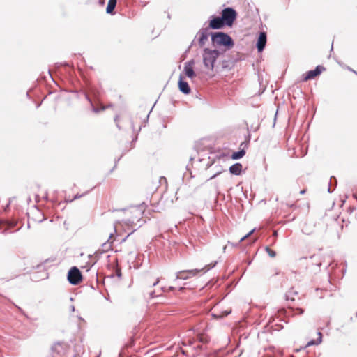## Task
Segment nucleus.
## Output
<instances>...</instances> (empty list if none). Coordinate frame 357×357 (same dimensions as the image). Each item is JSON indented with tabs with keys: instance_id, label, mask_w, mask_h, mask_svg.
<instances>
[{
	"instance_id": "nucleus-1",
	"label": "nucleus",
	"mask_w": 357,
	"mask_h": 357,
	"mask_svg": "<svg viewBox=\"0 0 357 357\" xmlns=\"http://www.w3.org/2000/svg\"><path fill=\"white\" fill-rule=\"evenodd\" d=\"M73 89L66 88L62 89L68 93H73L77 94V96L79 97V94L82 93L84 94L85 99L90 103L91 106V109L94 113H99L101 111H104L107 108H110L113 107V104L110 103L107 106L104 107L102 106L100 107H96L95 105L96 103H100V97L101 92L92 83H91L88 79L84 80V83L82 85L81 89H77L75 84H73Z\"/></svg>"
},
{
	"instance_id": "nucleus-2",
	"label": "nucleus",
	"mask_w": 357,
	"mask_h": 357,
	"mask_svg": "<svg viewBox=\"0 0 357 357\" xmlns=\"http://www.w3.org/2000/svg\"><path fill=\"white\" fill-rule=\"evenodd\" d=\"M211 45L213 48H217L224 54L231 50L234 45V40L227 33L224 31H213L211 34Z\"/></svg>"
},
{
	"instance_id": "nucleus-3",
	"label": "nucleus",
	"mask_w": 357,
	"mask_h": 357,
	"mask_svg": "<svg viewBox=\"0 0 357 357\" xmlns=\"http://www.w3.org/2000/svg\"><path fill=\"white\" fill-rule=\"evenodd\" d=\"M225 55L217 48L204 47L202 52V62L205 69L213 73H219L220 66L216 62L220 56Z\"/></svg>"
},
{
	"instance_id": "nucleus-4",
	"label": "nucleus",
	"mask_w": 357,
	"mask_h": 357,
	"mask_svg": "<svg viewBox=\"0 0 357 357\" xmlns=\"http://www.w3.org/2000/svg\"><path fill=\"white\" fill-rule=\"evenodd\" d=\"M217 264V261H213L210 263L208 265H206L202 268H195V269H188V270H182L176 272V280H188L194 276H196L199 274L206 273L209 270L214 268Z\"/></svg>"
},
{
	"instance_id": "nucleus-5",
	"label": "nucleus",
	"mask_w": 357,
	"mask_h": 357,
	"mask_svg": "<svg viewBox=\"0 0 357 357\" xmlns=\"http://www.w3.org/2000/svg\"><path fill=\"white\" fill-rule=\"evenodd\" d=\"M221 17L227 26L231 27L238 17V13L233 7H226L221 11Z\"/></svg>"
},
{
	"instance_id": "nucleus-6",
	"label": "nucleus",
	"mask_w": 357,
	"mask_h": 357,
	"mask_svg": "<svg viewBox=\"0 0 357 357\" xmlns=\"http://www.w3.org/2000/svg\"><path fill=\"white\" fill-rule=\"evenodd\" d=\"M211 32H210V30H208L206 27H203L199 30V31L197 33V35L193 40V41L191 43V44L189 45L188 49L186 50V52L190 51V48L192 47L194 44L195 40L197 39V43L199 46V47H204L206 45V43L207 42L208 37H211Z\"/></svg>"
},
{
	"instance_id": "nucleus-7",
	"label": "nucleus",
	"mask_w": 357,
	"mask_h": 357,
	"mask_svg": "<svg viewBox=\"0 0 357 357\" xmlns=\"http://www.w3.org/2000/svg\"><path fill=\"white\" fill-rule=\"evenodd\" d=\"M206 24L208 25L206 27L208 30H220L227 26L221 16L215 14L208 17V21L205 22L204 25Z\"/></svg>"
},
{
	"instance_id": "nucleus-8",
	"label": "nucleus",
	"mask_w": 357,
	"mask_h": 357,
	"mask_svg": "<svg viewBox=\"0 0 357 357\" xmlns=\"http://www.w3.org/2000/svg\"><path fill=\"white\" fill-rule=\"evenodd\" d=\"M225 59L219 61L218 66H220V73L224 70L229 71L235 66V64L241 60L239 57L227 55Z\"/></svg>"
},
{
	"instance_id": "nucleus-9",
	"label": "nucleus",
	"mask_w": 357,
	"mask_h": 357,
	"mask_svg": "<svg viewBox=\"0 0 357 357\" xmlns=\"http://www.w3.org/2000/svg\"><path fill=\"white\" fill-rule=\"evenodd\" d=\"M67 280L72 285H77L82 280V275L77 266H72L67 273Z\"/></svg>"
},
{
	"instance_id": "nucleus-10",
	"label": "nucleus",
	"mask_w": 357,
	"mask_h": 357,
	"mask_svg": "<svg viewBox=\"0 0 357 357\" xmlns=\"http://www.w3.org/2000/svg\"><path fill=\"white\" fill-rule=\"evenodd\" d=\"M326 70V68L322 65H317L314 69L310 70L303 74L302 75V81L307 82L308 80H312L319 76L324 71Z\"/></svg>"
},
{
	"instance_id": "nucleus-11",
	"label": "nucleus",
	"mask_w": 357,
	"mask_h": 357,
	"mask_svg": "<svg viewBox=\"0 0 357 357\" xmlns=\"http://www.w3.org/2000/svg\"><path fill=\"white\" fill-rule=\"evenodd\" d=\"M266 43H267L266 32H265V31L259 32V33L257 36V38L256 44H255V47L259 53H261L264 51V50L266 47Z\"/></svg>"
},
{
	"instance_id": "nucleus-12",
	"label": "nucleus",
	"mask_w": 357,
	"mask_h": 357,
	"mask_svg": "<svg viewBox=\"0 0 357 357\" xmlns=\"http://www.w3.org/2000/svg\"><path fill=\"white\" fill-rule=\"evenodd\" d=\"M178 87L179 91L185 95H188L191 92V88L188 82L185 80V77L182 73H181L179 75Z\"/></svg>"
},
{
	"instance_id": "nucleus-13",
	"label": "nucleus",
	"mask_w": 357,
	"mask_h": 357,
	"mask_svg": "<svg viewBox=\"0 0 357 357\" xmlns=\"http://www.w3.org/2000/svg\"><path fill=\"white\" fill-rule=\"evenodd\" d=\"M229 173L232 175L239 176L243 172V165L240 162L233 164L229 167Z\"/></svg>"
},
{
	"instance_id": "nucleus-14",
	"label": "nucleus",
	"mask_w": 357,
	"mask_h": 357,
	"mask_svg": "<svg viewBox=\"0 0 357 357\" xmlns=\"http://www.w3.org/2000/svg\"><path fill=\"white\" fill-rule=\"evenodd\" d=\"M183 75L188 77L190 79H193L197 77V73L194 70L193 67H189L188 66H185L183 67V70L181 73Z\"/></svg>"
},
{
	"instance_id": "nucleus-15",
	"label": "nucleus",
	"mask_w": 357,
	"mask_h": 357,
	"mask_svg": "<svg viewBox=\"0 0 357 357\" xmlns=\"http://www.w3.org/2000/svg\"><path fill=\"white\" fill-rule=\"evenodd\" d=\"M63 349L62 342H56L51 347V354L47 357H55L54 354L59 355Z\"/></svg>"
},
{
	"instance_id": "nucleus-16",
	"label": "nucleus",
	"mask_w": 357,
	"mask_h": 357,
	"mask_svg": "<svg viewBox=\"0 0 357 357\" xmlns=\"http://www.w3.org/2000/svg\"><path fill=\"white\" fill-rule=\"evenodd\" d=\"M255 231V228L252 229L247 234H245L244 236H243L236 244H233V245L236 246L240 243H241L242 241H243L244 240H245L247 238H249V242H248L249 245H251V244L254 243L257 240V237L251 236V235L253 234V232Z\"/></svg>"
},
{
	"instance_id": "nucleus-17",
	"label": "nucleus",
	"mask_w": 357,
	"mask_h": 357,
	"mask_svg": "<svg viewBox=\"0 0 357 357\" xmlns=\"http://www.w3.org/2000/svg\"><path fill=\"white\" fill-rule=\"evenodd\" d=\"M255 231V228L252 229L247 234H245L244 236H243L236 244H233V245L236 246L240 243H241L242 241H243L244 240H245L247 238H249V242H248L249 245H251V244L254 243L257 240V237L251 236V235L253 234V232Z\"/></svg>"
},
{
	"instance_id": "nucleus-18",
	"label": "nucleus",
	"mask_w": 357,
	"mask_h": 357,
	"mask_svg": "<svg viewBox=\"0 0 357 357\" xmlns=\"http://www.w3.org/2000/svg\"><path fill=\"white\" fill-rule=\"evenodd\" d=\"M318 337L316 340H310L307 344L303 347V349H305L307 347L312 346V345H318L321 343L322 342V333L320 331L317 332ZM303 349V347H301L298 349H296V351L298 352L301 351Z\"/></svg>"
},
{
	"instance_id": "nucleus-19",
	"label": "nucleus",
	"mask_w": 357,
	"mask_h": 357,
	"mask_svg": "<svg viewBox=\"0 0 357 357\" xmlns=\"http://www.w3.org/2000/svg\"><path fill=\"white\" fill-rule=\"evenodd\" d=\"M246 149L247 148L245 147L239 148L237 151H234L231 155V158L234 160L241 159L246 153Z\"/></svg>"
},
{
	"instance_id": "nucleus-20",
	"label": "nucleus",
	"mask_w": 357,
	"mask_h": 357,
	"mask_svg": "<svg viewBox=\"0 0 357 357\" xmlns=\"http://www.w3.org/2000/svg\"><path fill=\"white\" fill-rule=\"evenodd\" d=\"M116 6V3L108 1L107 7H106V13L111 15H114L115 14V8Z\"/></svg>"
},
{
	"instance_id": "nucleus-21",
	"label": "nucleus",
	"mask_w": 357,
	"mask_h": 357,
	"mask_svg": "<svg viewBox=\"0 0 357 357\" xmlns=\"http://www.w3.org/2000/svg\"><path fill=\"white\" fill-rule=\"evenodd\" d=\"M337 184V180L335 176H331L330 178V181L328 183V192L329 193H331L333 192L334 188H332V185H333L334 187H335Z\"/></svg>"
},
{
	"instance_id": "nucleus-22",
	"label": "nucleus",
	"mask_w": 357,
	"mask_h": 357,
	"mask_svg": "<svg viewBox=\"0 0 357 357\" xmlns=\"http://www.w3.org/2000/svg\"><path fill=\"white\" fill-rule=\"evenodd\" d=\"M137 222H139V225H138L137 227V228H135V229H132V231L131 232H130L129 234H127V236L121 240V243L126 241L127 240V238H128L131 234H132L135 231H137L138 228H139L140 227H142V225H143L144 223H145V222H146V221H145V220H142V219H139V220H137Z\"/></svg>"
},
{
	"instance_id": "nucleus-23",
	"label": "nucleus",
	"mask_w": 357,
	"mask_h": 357,
	"mask_svg": "<svg viewBox=\"0 0 357 357\" xmlns=\"http://www.w3.org/2000/svg\"><path fill=\"white\" fill-rule=\"evenodd\" d=\"M298 292L296 291H294L293 289L288 291L285 294V298L287 301H294V298H293L294 295H296Z\"/></svg>"
},
{
	"instance_id": "nucleus-24",
	"label": "nucleus",
	"mask_w": 357,
	"mask_h": 357,
	"mask_svg": "<svg viewBox=\"0 0 357 357\" xmlns=\"http://www.w3.org/2000/svg\"><path fill=\"white\" fill-rule=\"evenodd\" d=\"M165 298V296L162 294H158L155 290L151 291L149 292V298Z\"/></svg>"
},
{
	"instance_id": "nucleus-25",
	"label": "nucleus",
	"mask_w": 357,
	"mask_h": 357,
	"mask_svg": "<svg viewBox=\"0 0 357 357\" xmlns=\"http://www.w3.org/2000/svg\"><path fill=\"white\" fill-rule=\"evenodd\" d=\"M185 289L184 287H180L178 289L174 287V286H169L167 287V293L169 292H173L175 295L177 294V291H183V290Z\"/></svg>"
},
{
	"instance_id": "nucleus-26",
	"label": "nucleus",
	"mask_w": 357,
	"mask_h": 357,
	"mask_svg": "<svg viewBox=\"0 0 357 357\" xmlns=\"http://www.w3.org/2000/svg\"><path fill=\"white\" fill-rule=\"evenodd\" d=\"M247 129H248V134L245 136V148L248 147L250 142V139H251L250 130L248 127L247 128Z\"/></svg>"
},
{
	"instance_id": "nucleus-27",
	"label": "nucleus",
	"mask_w": 357,
	"mask_h": 357,
	"mask_svg": "<svg viewBox=\"0 0 357 357\" xmlns=\"http://www.w3.org/2000/svg\"><path fill=\"white\" fill-rule=\"evenodd\" d=\"M265 251L271 257H275L276 256V252L271 249L269 246L265 247Z\"/></svg>"
},
{
	"instance_id": "nucleus-28",
	"label": "nucleus",
	"mask_w": 357,
	"mask_h": 357,
	"mask_svg": "<svg viewBox=\"0 0 357 357\" xmlns=\"http://www.w3.org/2000/svg\"><path fill=\"white\" fill-rule=\"evenodd\" d=\"M98 259H96L94 261H89L86 263V264L84 266H82V268L86 269V271H89L90 269L93 266V265L96 263Z\"/></svg>"
},
{
	"instance_id": "nucleus-29",
	"label": "nucleus",
	"mask_w": 357,
	"mask_h": 357,
	"mask_svg": "<svg viewBox=\"0 0 357 357\" xmlns=\"http://www.w3.org/2000/svg\"><path fill=\"white\" fill-rule=\"evenodd\" d=\"M153 108L151 109V111L149 112V114H147L146 119L143 121L142 125L140 126L139 128V131L142 129V127H144L146 126V123H148L149 121V114L151 113V112L152 111Z\"/></svg>"
},
{
	"instance_id": "nucleus-30",
	"label": "nucleus",
	"mask_w": 357,
	"mask_h": 357,
	"mask_svg": "<svg viewBox=\"0 0 357 357\" xmlns=\"http://www.w3.org/2000/svg\"><path fill=\"white\" fill-rule=\"evenodd\" d=\"M195 60L194 59H190L189 61H186L184 65L185 66H188L189 67H193L195 66Z\"/></svg>"
},
{
	"instance_id": "nucleus-31",
	"label": "nucleus",
	"mask_w": 357,
	"mask_h": 357,
	"mask_svg": "<svg viewBox=\"0 0 357 357\" xmlns=\"http://www.w3.org/2000/svg\"><path fill=\"white\" fill-rule=\"evenodd\" d=\"M302 232L306 235H310L312 233V231L310 230L307 226H304L302 229Z\"/></svg>"
},
{
	"instance_id": "nucleus-32",
	"label": "nucleus",
	"mask_w": 357,
	"mask_h": 357,
	"mask_svg": "<svg viewBox=\"0 0 357 357\" xmlns=\"http://www.w3.org/2000/svg\"><path fill=\"white\" fill-rule=\"evenodd\" d=\"M259 127H260L259 123H258L257 126H254V124H252L250 126V128H249V129L250 131L257 132L259 129Z\"/></svg>"
},
{
	"instance_id": "nucleus-33",
	"label": "nucleus",
	"mask_w": 357,
	"mask_h": 357,
	"mask_svg": "<svg viewBox=\"0 0 357 357\" xmlns=\"http://www.w3.org/2000/svg\"><path fill=\"white\" fill-rule=\"evenodd\" d=\"M208 162L206 163V169H208V168H210L215 162V160H211V158L210 157L208 158Z\"/></svg>"
},
{
	"instance_id": "nucleus-34",
	"label": "nucleus",
	"mask_w": 357,
	"mask_h": 357,
	"mask_svg": "<svg viewBox=\"0 0 357 357\" xmlns=\"http://www.w3.org/2000/svg\"><path fill=\"white\" fill-rule=\"evenodd\" d=\"M102 246L103 247V250L105 251L109 250L111 248V247H112L111 244L109 243L108 241L105 243H103L102 245Z\"/></svg>"
},
{
	"instance_id": "nucleus-35",
	"label": "nucleus",
	"mask_w": 357,
	"mask_h": 357,
	"mask_svg": "<svg viewBox=\"0 0 357 357\" xmlns=\"http://www.w3.org/2000/svg\"><path fill=\"white\" fill-rule=\"evenodd\" d=\"M42 268H44L43 263H40V264H38L36 266H33V270H39V271H40Z\"/></svg>"
},
{
	"instance_id": "nucleus-36",
	"label": "nucleus",
	"mask_w": 357,
	"mask_h": 357,
	"mask_svg": "<svg viewBox=\"0 0 357 357\" xmlns=\"http://www.w3.org/2000/svg\"><path fill=\"white\" fill-rule=\"evenodd\" d=\"M88 192H89V191H86V192H85L84 193H82V194H81V195H79V194H78V193H77V194H76V195L74 196V197H73V200H75V199H79V198H80V197H82L83 196H84L85 195H86Z\"/></svg>"
},
{
	"instance_id": "nucleus-37",
	"label": "nucleus",
	"mask_w": 357,
	"mask_h": 357,
	"mask_svg": "<svg viewBox=\"0 0 357 357\" xmlns=\"http://www.w3.org/2000/svg\"><path fill=\"white\" fill-rule=\"evenodd\" d=\"M123 154H124V153H123V154H122L119 158H116V159L114 160V167H113V169H115L116 168V167H117V164H118V162H119V160L121 159V158L123 157Z\"/></svg>"
},
{
	"instance_id": "nucleus-38",
	"label": "nucleus",
	"mask_w": 357,
	"mask_h": 357,
	"mask_svg": "<svg viewBox=\"0 0 357 357\" xmlns=\"http://www.w3.org/2000/svg\"><path fill=\"white\" fill-rule=\"evenodd\" d=\"M222 172V169H218L217 170V172L213 174L210 178L209 179H213L215 178L218 175H219L220 173Z\"/></svg>"
},
{
	"instance_id": "nucleus-39",
	"label": "nucleus",
	"mask_w": 357,
	"mask_h": 357,
	"mask_svg": "<svg viewBox=\"0 0 357 357\" xmlns=\"http://www.w3.org/2000/svg\"><path fill=\"white\" fill-rule=\"evenodd\" d=\"M236 286V283L234 282H230L227 284V288H229L232 289Z\"/></svg>"
},
{
	"instance_id": "nucleus-40",
	"label": "nucleus",
	"mask_w": 357,
	"mask_h": 357,
	"mask_svg": "<svg viewBox=\"0 0 357 357\" xmlns=\"http://www.w3.org/2000/svg\"><path fill=\"white\" fill-rule=\"evenodd\" d=\"M161 293L160 294H167V287H162L160 288Z\"/></svg>"
},
{
	"instance_id": "nucleus-41",
	"label": "nucleus",
	"mask_w": 357,
	"mask_h": 357,
	"mask_svg": "<svg viewBox=\"0 0 357 357\" xmlns=\"http://www.w3.org/2000/svg\"><path fill=\"white\" fill-rule=\"evenodd\" d=\"M286 206L290 208H296V204L294 203H292V204H289V203H287L286 204Z\"/></svg>"
},
{
	"instance_id": "nucleus-42",
	"label": "nucleus",
	"mask_w": 357,
	"mask_h": 357,
	"mask_svg": "<svg viewBox=\"0 0 357 357\" xmlns=\"http://www.w3.org/2000/svg\"><path fill=\"white\" fill-rule=\"evenodd\" d=\"M127 225H128V226H131V227H132V226H133V225H137V224H135V223L134 222V220H128V221H127Z\"/></svg>"
},
{
	"instance_id": "nucleus-43",
	"label": "nucleus",
	"mask_w": 357,
	"mask_h": 357,
	"mask_svg": "<svg viewBox=\"0 0 357 357\" xmlns=\"http://www.w3.org/2000/svg\"><path fill=\"white\" fill-rule=\"evenodd\" d=\"M137 136H135V137L132 139V142H131V149H132V148L134 147V146H135V143L136 142V141H137Z\"/></svg>"
},
{
	"instance_id": "nucleus-44",
	"label": "nucleus",
	"mask_w": 357,
	"mask_h": 357,
	"mask_svg": "<svg viewBox=\"0 0 357 357\" xmlns=\"http://www.w3.org/2000/svg\"><path fill=\"white\" fill-rule=\"evenodd\" d=\"M15 305V307L17 309V310H18L20 313H22V314H24V315H26V314H25V312H24V310H23L20 307H19V306H17V305Z\"/></svg>"
},
{
	"instance_id": "nucleus-45",
	"label": "nucleus",
	"mask_w": 357,
	"mask_h": 357,
	"mask_svg": "<svg viewBox=\"0 0 357 357\" xmlns=\"http://www.w3.org/2000/svg\"><path fill=\"white\" fill-rule=\"evenodd\" d=\"M165 296V298H158V302L160 303H165L166 302V299H167V295L166 294H163Z\"/></svg>"
},
{
	"instance_id": "nucleus-46",
	"label": "nucleus",
	"mask_w": 357,
	"mask_h": 357,
	"mask_svg": "<svg viewBox=\"0 0 357 357\" xmlns=\"http://www.w3.org/2000/svg\"><path fill=\"white\" fill-rule=\"evenodd\" d=\"M144 206H145V203H144V202H143V203H142L141 204L138 205V206H137V208H138L141 211H142Z\"/></svg>"
},
{
	"instance_id": "nucleus-47",
	"label": "nucleus",
	"mask_w": 357,
	"mask_h": 357,
	"mask_svg": "<svg viewBox=\"0 0 357 357\" xmlns=\"http://www.w3.org/2000/svg\"><path fill=\"white\" fill-rule=\"evenodd\" d=\"M227 294H228V293L225 294V293H223V292H221V293H220V296H221V298H220V301H222V300H223V299L227 296Z\"/></svg>"
},
{
	"instance_id": "nucleus-48",
	"label": "nucleus",
	"mask_w": 357,
	"mask_h": 357,
	"mask_svg": "<svg viewBox=\"0 0 357 357\" xmlns=\"http://www.w3.org/2000/svg\"><path fill=\"white\" fill-rule=\"evenodd\" d=\"M231 313V310L229 311H227V310H225L224 312H222V317H227V315H229V314Z\"/></svg>"
},
{
	"instance_id": "nucleus-49",
	"label": "nucleus",
	"mask_w": 357,
	"mask_h": 357,
	"mask_svg": "<svg viewBox=\"0 0 357 357\" xmlns=\"http://www.w3.org/2000/svg\"><path fill=\"white\" fill-rule=\"evenodd\" d=\"M347 69L352 73H354L355 75H357V71L354 70V69H352L351 67L349 66H347Z\"/></svg>"
},
{
	"instance_id": "nucleus-50",
	"label": "nucleus",
	"mask_w": 357,
	"mask_h": 357,
	"mask_svg": "<svg viewBox=\"0 0 357 357\" xmlns=\"http://www.w3.org/2000/svg\"><path fill=\"white\" fill-rule=\"evenodd\" d=\"M119 278H121L122 276L121 271L120 270H116V275Z\"/></svg>"
},
{
	"instance_id": "nucleus-51",
	"label": "nucleus",
	"mask_w": 357,
	"mask_h": 357,
	"mask_svg": "<svg viewBox=\"0 0 357 357\" xmlns=\"http://www.w3.org/2000/svg\"><path fill=\"white\" fill-rule=\"evenodd\" d=\"M98 3L100 6H103L105 3V0H98Z\"/></svg>"
},
{
	"instance_id": "nucleus-52",
	"label": "nucleus",
	"mask_w": 357,
	"mask_h": 357,
	"mask_svg": "<svg viewBox=\"0 0 357 357\" xmlns=\"http://www.w3.org/2000/svg\"><path fill=\"white\" fill-rule=\"evenodd\" d=\"M104 298L105 300L109 301V302H112L111 299H110V296L109 295V294L107 293V294L106 296H104Z\"/></svg>"
},
{
	"instance_id": "nucleus-53",
	"label": "nucleus",
	"mask_w": 357,
	"mask_h": 357,
	"mask_svg": "<svg viewBox=\"0 0 357 357\" xmlns=\"http://www.w3.org/2000/svg\"><path fill=\"white\" fill-rule=\"evenodd\" d=\"M355 209H356V208H355V207H349V208H348V212H349V213H353V211H354Z\"/></svg>"
},
{
	"instance_id": "nucleus-54",
	"label": "nucleus",
	"mask_w": 357,
	"mask_h": 357,
	"mask_svg": "<svg viewBox=\"0 0 357 357\" xmlns=\"http://www.w3.org/2000/svg\"><path fill=\"white\" fill-rule=\"evenodd\" d=\"M159 282H160V278H158L156 279V280L155 281V282L153 284V285H152V286H153V287L156 286V285L159 283Z\"/></svg>"
},
{
	"instance_id": "nucleus-55",
	"label": "nucleus",
	"mask_w": 357,
	"mask_h": 357,
	"mask_svg": "<svg viewBox=\"0 0 357 357\" xmlns=\"http://www.w3.org/2000/svg\"><path fill=\"white\" fill-rule=\"evenodd\" d=\"M217 282H218V280H211L209 282V284H211V286H214Z\"/></svg>"
},
{
	"instance_id": "nucleus-56",
	"label": "nucleus",
	"mask_w": 357,
	"mask_h": 357,
	"mask_svg": "<svg viewBox=\"0 0 357 357\" xmlns=\"http://www.w3.org/2000/svg\"><path fill=\"white\" fill-rule=\"evenodd\" d=\"M26 97H27L29 99H30V100L31 99V96H30V91H28L26 92Z\"/></svg>"
},
{
	"instance_id": "nucleus-57",
	"label": "nucleus",
	"mask_w": 357,
	"mask_h": 357,
	"mask_svg": "<svg viewBox=\"0 0 357 357\" xmlns=\"http://www.w3.org/2000/svg\"><path fill=\"white\" fill-rule=\"evenodd\" d=\"M48 74L50 76L51 79L56 83V82L54 81V78L52 77V74H51V72H50V70H48Z\"/></svg>"
},
{
	"instance_id": "nucleus-58",
	"label": "nucleus",
	"mask_w": 357,
	"mask_h": 357,
	"mask_svg": "<svg viewBox=\"0 0 357 357\" xmlns=\"http://www.w3.org/2000/svg\"><path fill=\"white\" fill-rule=\"evenodd\" d=\"M70 311H71V312H74V311L75 310V306H74V305H71V306L70 307Z\"/></svg>"
},
{
	"instance_id": "nucleus-59",
	"label": "nucleus",
	"mask_w": 357,
	"mask_h": 357,
	"mask_svg": "<svg viewBox=\"0 0 357 357\" xmlns=\"http://www.w3.org/2000/svg\"><path fill=\"white\" fill-rule=\"evenodd\" d=\"M303 312H304V310H303V309H299V310H298V313L299 314H303Z\"/></svg>"
},
{
	"instance_id": "nucleus-60",
	"label": "nucleus",
	"mask_w": 357,
	"mask_h": 357,
	"mask_svg": "<svg viewBox=\"0 0 357 357\" xmlns=\"http://www.w3.org/2000/svg\"><path fill=\"white\" fill-rule=\"evenodd\" d=\"M306 190L305 189H303L300 191L301 195H304L305 193Z\"/></svg>"
},
{
	"instance_id": "nucleus-61",
	"label": "nucleus",
	"mask_w": 357,
	"mask_h": 357,
	"mask_svg": "<svg viewBox=\"0 0 357 357\" xmlns=\"http://www.w3.org/2000/svg\"><path fill=\"white\" fill-rule=\"evenodd\" d=\"M243 147H245V141L244 142H242L240 144V148H243Z\"/></svg>"
},
{
	"instance_id": "nucleus-62",
	"label": "nucleus",
	"mask_w": 357,
	"mask_h": 357,
	"mask_svg": "<svg viewBox=\"0 0 357 357\" xmlns=\"http://www.w3.org/2000/svg\"><path fill=\"white\" fill-rule=\"evenodd\" d=\"M119 118V115H116L115 117H114V121L116 122L118 121Z\"/></svg>"
},
{
	"instance_id": "nucleus-63",
	"label": "nucleus",
	"mask_w": 357,
	"mask_h": 357,
	"mask_svg": "<svg viewBox=\"0 0 357 357\" xmlns=\"http://www.w3.org/2000/svg\"><path fill=\"white\" fill-rule=\"evenodd\" d=\"M108 1L115 3H117V0H109Z\"/></svg>"
},
{
	"instance_id": "nucleus-64",
	"label": "nucleus",
	"mask_w": 357,
	"mask_h": 357,
	"mask_svg": "<svg viewBox=\"0 0 357 357\" xmlns=\"http://www.w3.org/2000/svg\"><path fill=\"white\" fill-rule=\"evenodd\" d=\"M41 105V102H39L36 105V108H38Z\"/></svg>"
}]
</instances>
